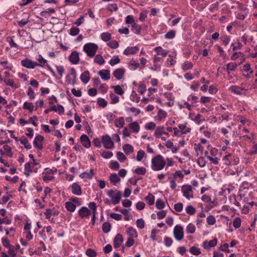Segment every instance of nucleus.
<instances>
[{
    "mask_svg": "<svg viewBox=\"0 0 257 257\" xmlns=\"http://www.w3.org/2000/svg\"><path fill=\"white\" fill-rule=\"evenodd\" d=\"M166 165V160L161 155H157L154 157L151 160V168L154 171H159L163 170Z\"/></svg>",
    "mask_w": 257,
    "mask_h": 257,
    "instance_id": "nucleus-1",
    "label": "nucleus"
},
{
    "mask_svg": "<svg viewBox=\"0 0 257 257\" xmlns=\"http://www.w3.org/2000/svg\"><path fill=\"white\" fill-rule=\"evenodd\" d=\"M223 164L226 165H235L239 163V159L237 156L230 153H226L222 159Z\"/></svg>",
    "mask_w": 257,
    "mask_h": 257,
    "instance_id": "nucleus-2",
    "label": "nucleus"
},
{
    "mask_svg": "<svg viewBox=\"0 0 257 257\" xmlns=\"http://www.w3.org/2000/svg\"><path fill=\"white\" fill-rule=\"evenodd\" d=\"M98 46L94 43H87L83 46V51L90 58H92L95 55Z\"/></svg>",
    "mask_w": 257,
    "mask_h": 257,
    "instance_id": "nucleus-3",
    "label": "nucleus"
},
{
    "mask_svg": "<svg viewBox=\"0 0 257 257\" xmlns=\"http://www.w3.org/2000/svg\"><path fill=\"white\" fill-rule=\"evenodd\" d=\"M107 195L110 197L111 203L114 204H118L121 198V194L119 191H114L112 190L107 192Z\"/></svg>",
    "mask_w": 257,
    "mask_h": 257,
    "instance_id": "nucleus-4",
    "label": "nucleus"
},
{
    "mask_svg": "<svg viewBox=\"0 0 257 257\" xmlns=\"http://www.w3.org/2000/svg\"><path fill=\"white\" fill-rule=\"evenodd\" d=\"M57 172V169L53 168H47L45 169L44 172L42 173V178L45 181H49L54 179V173Z\"/></svg>",
    "mask_w": 257,
    "mask_h": 257,
    "instance_id": "nucleus-5",
    "label": "nucleus"
},
{
    "mask_svg": "<svg viewBox=\"0 0 257 257\" xmlns=\"http://www.w3.org/2000/svg\"><path fill=\"white\" fill-rule=\"evenodd\" d=\"M183 196L188 200L194 198L192 187L190 185H184L181 188Z\"/></svg>",
    "mask_w": 257,
    "mask_h": 257,
    "instance_id": "nucleus-6",
    "label": "nucleus"
},
{
    "mask_svg": "<svg viewBox=\"0 0 257 257\" xmlns=\"http://www.w3.org/2000/svg\"><path fill=\"white\" fill-rule=\"evenodd\" d=\"M173 234L177 240H182L184 237L183 227L180 225H176L174 228Z\"/></svg>",
    "mask_w": 257,
    "mask_h": 257,
    "instance_id": "nucleus-7",
    "label": "nucleus"
},
{
    "mask_svg": "<svg viewBox=\"0 0 257 257\" xmlns=\"http://www.w3.org/2000/svg\"><path fill=\"white\" fill-rule=\"evenodd\" d=\"M101 143L103 147L107 149H111L114 147V143L111 137L106 135L102 137Z\"/></svg>",
    "mask_w": 257,
    "mask_h": 257,
    "instance_id": "nucleus-8",
    "label": "nucleus"
},
{
    "mask_svg": "<svg viewBox=\"0 0 257 257\" xmlns=\"http://www.w3.org/2000/svg\"><path fill=\"white\" fill-rule=\"evenodd\" d=\"M76 72L74 68L70 70L69 73L66 77V83L67 84L74 85L76 83Z\"/></svg>",
    "mask_w": 257,
    "mask_h": 257,
    "instance_id": "nucleus-9",
    "label": "nucleus"
},
{
    "mask_svg": "<svg viewBox=\"0 0 257 257\" xmlns=\"http://www.w3.org/2000/svg\"><path fill=\"white\" fill-rule=\"evenodd\" d=\"M21 64L23 67L29 69H34L37 66V63L28 58L22 60L21 61Z\"/></svg>",
    "mask_w": 257,
    "mask_h": 257,
    "instance_id": "nucleus-10",
    "label": "nucleus"
},
{
    "mask_svg": "<svg viewBox=\"0 0 257 257\" xmlns=\"http://www.w3.org/2000/svg\"><path fill=\"white\" fill-rule=\"evenodd\" d=\"M36 166H39V167H40V164L38 162H36L35 161L26 163L25 166V173L29 174V173L33 172V170H34Z\"/></svg>",
    "mask_w": 257,
    "mask_h": 257,
    "instance_id": "nucleus-11",
    "label": "nucleus"
},
{
    "mask_svg": "<svg viewBox=\"0 0 257 257\" xmlns=\"http://www.w3.org/2000/svg\"><path fill=\"white\" fill-rule=\"evenodd\" d=\"M164 134H165V128L163 126H159L156 128L154 135L156 138L161 139V140L165 141L167 138L163 137Z\"/></svg>",
    "mask_w": 257,
    "mask_h": 257,
    "instance_id": "nucleus-12",
    "label": "nucleus"
},
{
    "mask_svg": "<svg viewBox=\"0 0 257 257\" xmlns=\"http://www.w3.org/2000/svg\"><path fill=\"white\" fill-rule=\"evenodd\" d=\"M78 214L82 218H88L91 215V211L87 207H82L79 210Z\"/></svg>",
    "mask_w": 257,
    "mask_h": 257,
    "instance_id": "nucleus-13",
    "label": "nucleus"
},
{
    "mask_svg": "<svg viewBox=\"0 0 257 257\" xmlns=\"http://www.w3.org/2000/svg\"><path fill=\"white\" fill-rule=\"evenodd\" d=\"M217 244V239L216 238H214L212 240L210 241H207V240L204 241L203 242L202 246L206 250H209L211 247H213L215 246Z\"/></svg>",
    "mask_w": 257,
    "mask_h": 257,
    "instance_id": "nucleus-14",
    "label": "nucleus"
},
{
    "mask_svg": "<svg viewBox=\"0 0 257 257\" xmlns=\"http://www.w3.org/2000/svg\"><path fill=\"white\" fill-rule=\"evenodd\" d=\"M44 140V137L41 135L37 136L34 141L33 144L35 148L38 150H41L43 148L42 142Z\"/></svg>",
    "mask_w": 257,
    "mask_h": 257,
    "instance_id": "nucleus-15",
    "label": "nucleus"
},
{
    "mask_svg": "<svg viewBox=\"0 0 257 257\" xmlns=\"http://www.w3.org/2000/svg\"><path fill=\"white\" fill-rule=\"evenodd\" d=\"M124 73L125 69L123 68H119L113 71V75L116 79L120 80L123 78Z\"/></svg>",
    "mask_w": 257,
    "mask_h": 257,
    "instance_id": "nucleus-16",
    "label": "nucleus"
},
{
    "mask_svg": "<svg viewBox=\"0 0 257 257\" xmlns=\"http://www.w3.org/2000/svg\"><path fill=\"white\" fill-rule=\"evenodd\" d=\"M139 51V48L137 46L128 47L123 51V54L125 55H134Z\"/></svg>",
    "mask_w": 257,
    "mask_h": 257,
    "instance_id": "nucleus-17",
    "label": "nucleus"
},
{
    "mask_svg": "<svg viewBox=\"0 0 257 257\" xmlns=\"http://www.w3.org/2000/svg\"><path fill=\"white\" fill-rule=\"evenodd\" d=\"M129 128L135 134H138L140 131V125L137 121H133L128 124Z\"/></svg>",
    "mask_w": 257,
    "mask_h": 257,
    "instance_id": "nucleus-18",
    "label": "nucleus"
},
{
    "mask_svg": "<svg viewBox=\"0 0 257 257\" xmlns=\"http://www.w3.org/2000/svg\"><path fill=\"white\" fill-rule=\"evenodd\" d=\"M70 62L73 64H77L79 61V56L78 53L76 51H73L69 57Z\"/></svg>",
    "mask_w": 257,
    "mask_h": 257,
    "instance_id": "nucleus-19",
    "label": "nucleus"
},
{
    "mask_svg": "<svg viewBox=\"0 0 257 257\" xmlns=\"http://www.w3.org/2000/svg\"><path fill=\"white\" fill-rule=\"evenodd\" d=\"M94 175V170L90 169L89 172H84L80 174V177L83 179H91L93 178Z\"/></svg>",
    "mask_w": 257,
    "mask_h": 257,
    "instance_id": "nucleus-20",
    "label": "nucleus"
},
{
    "mask_svg": "<svg viewBox=\"0 0 257 257\" xmlns=\"http://www.w3.org/2000/svg\"><path fill=\"white\" fill-rule=\"evenodd\" d=\"M71 190L72 193L76 195H80L82 194L81 187L76 183L72 184Z\"/></svg>",
    "mask_w": 257,
    "mask_h": 257,
    "instance_id": "nucleus-21",
    "label": "nucleus"
},
{
    "mask_svg": "<svg viewBox=\"0 0 257 257\" xmlns=\"http://www.w3.org/2000/svg\"><path fill=\"white\" fill-rule=\"evenodd\" d=\"M89 207L92 210V224L94 225L95 223L96 219V205L95 202H90L88 204Z\"/></svg>",
    "mask_w": 257,
    "mask_h": 257,
    "instance_id": "nucleus-22",
    "label": "nucleus"
},
{
    "mask_svg": "<svg viewBox=\"0 0 257 257\" xmlns=\"http://www.w3.org/2000/svg\"><path fill=\"white\" fill-rule=\"evenodd\" d=\"M98 74L104 80H108L110 78V71L108 70L103 69L100 70L98 72Z\"/></svg>",
    "mask_w": 257,
    "mask_h": 257,
    "instance_id": "nucleus-23",
    "label": "nucleus"
},
{
    "mask_svg": "<svg viewBox=\"0 0 257 257\" xmlns=\"http://www.w3.org/2000/svg\"><path fill=\"white\" fill-rule=\"evenodd\" d=\"M80 141L84 147L88 148L90 147V141L86 135H83L81 136Z\"/></svg>",
    "mask_w": 257,
    "mask_h": 257,
    "instance_id": "nucleus-24",
    "label": "nucleus"
},
{
    "mask_svg": "<svg viewBox=\"0 0 257 257\" xmlns=\"http://www.w3.org/2000/svg\"><path fill=\"white\" fill-rule=\"evenodd\" d=\"M123 239L122 236L120 234H117L114 238L113 243L114 247L117 248L120 246L123 242Z\"/></svg>",
    "mask_w": 257,
    "mask_h": 257,
    "instance_id": "nucleus-25",
    "label": "nucleus"
},
{
    "mask_svg": "<svg viewBox=\"0 0 257 257\" xmlns=\"http://www.w3.org/2000/svg\"><path fill=\"white\" fill-rule=\"evenodd\" d=\"M59 211L53 208L46 209L44 214L46 215L47 219H49L52 216L57 215Z\"/></svg>",
    "mask_w": 257,
    "mask_h": 257,
    "instance_id": "nucleus-26",
    "label": "nucleus"
},
{
    "mask_svg": "<svg viewBox=\"0 0 257 257\" xmlns=\"http://www.w3.org/2000/svg\"><path fill=\"white\" fill-rule=\"evenodd\" d=\"M3 149L4 152H3L2 150L0 151V153H2V154H5L10 157H12L13 156V154L12 152V149L10 146L7 145H4Z\"/></svg>",
    "mask_w": 257,
    "mask_h": 257,
    "instance_id": "nucleus-27",
    "label": "nucleus"
},
{
    "mask_svg": "<svg viewBox=\"0 0 257 257\" xmlns=\"http://www.w3.org/2000/svg\"><path fill=\"white\" fill-rule=\"evenodd\" d=\"M178 127L183 134L189 133L191 131V128L187 125V123L180 124L178 125Z\"/></svg>",
    "mask_w": 257,
    "mask_h": 257,
    "instance_id": "nucleus-28",
    "label": "nucleus"
},
{
    "mask_svg": "<svg viewBox=\"0 0 257 257\" xmlns=\"http://www.w3.org/2000/svg\"><path fill=\"white\" fill-rule=\"evenodd\" d=\"M127 234L129 236L128 238H135L138 236V233L135 229L132 227H129L126 231Z\"/></svg>",
    "mask_w": 257,
    "mask_h": 257,
    "instance_id": "nucleus-29",
    "label": "nucleus"
},
{
    "mask_svg": "<svg viewBox=\"0 0 257 257\" xmlns=\"http://www.w3.org/2000/svg\"><path fill=\"white\" fill-rule=\"evenodd\" d=\"M229 90L234 94L240 95L242 93L243 88L236 85L231 86L229 87Z\"/></svg>",
    "mask_w": 257,
    "mask_h": 257,
    "instance_id": "nucleus-30",
    "label": "nucleus"
},
{
    "mask_svg": "<svg viewBox=\"0 0 257 257\" xmlns=\"http://www.w3.org/2000/svg\"><path fill=\"white\" fill-rule=\"evenodd\" d=\"M154 50L157 52L158 55H162L163 57H166L168 54L167 50H164L162 47L160 46L156 47Z\"/></svg>",
    "mask_w": 257,
    "mask_h": 257,
    "instance_id": "nucleus-31",
    "label": "nucleus"
},
{
    "mask_svg": "<svg viewBox=\"0 0 257 257\" xmlns=\"http://www.w3.org/2000/svg\"><path fill=\"white\" fill-rule=\"evenodd\" d=\"M237 67V64L236 63L230 62L226 64V70L228 74H229L231 71H235Z\"/></svg>",
    "mask_w": 257,
    "mask_h": 257,
    "instance_id": "nucleus-32",
    "label": "nucleus"
},
{
    "mask_svg": "<svg viewBox=\"0 0 257 257\" xmlns=\"http://www.w3.org/2000/svg\"><path fill=\"white\" fill-rule=\"evenodd\" d=\"M125 122L123 117H119L114 120L115 126L118 128H122L124 125Z\"/></svg>",
    "mask_w": 257,
    "mask_h": 257,
    "instance_id": "nucleus-33",
    "label": "nucleus"
},
{
    "mask_svg": "<svg viewBox=\"0 0 257 257\" xmlns=\"http://www.w3.org/2000/svg\"><path fill=\"white\" fill-rule=\"evenodd\" d=\"M94 62L100 65H103L105 63V60L102 55L100 54L96 55L94 58Z\"/></svg>",
    "mask_w": 257,
    "mask_h": 257,
    "instance_id": "nucleus-34",
    "label": "nucleus"
},
{
    "mask_svg": "<svg viewBox=\"0 0 257 257\" xmlns=\"http://www.w3.org/2000/svg\"><path fill=\"white\" fill-rule=\"evenodd\" d=\"M80 79L81 81L85 84L88 82L90 79L89 72L85 71L83 73H82L80 76Z\"/></svg>",
    "mask_w": 257,
    "mask_h": 257,
    "instance_id": "nucleus-35",
    "label": "nucleus"
},
{
    "mask_svg": "<svg viewBox=\"0 0 257 257\" xmlns=\"http://www.w3.org/2000/svg\"><path fill=\"white\" fill-rule=\"evenodd\" d=\"M9 250L8 251V254L11 257H15L17 254L18 252V248H16L15 246L11 245L9 248Z\"/></svg>",
    "mask_w": 257,
    "mask_h": 257,
    "instance_id": "nucleus-36",
    "label": "nucleus"
},
{
    "mask_svg": "<svg viewBox=\"0 0 257 257\" xmlns=\"http://www.w3.org/2000/svg\"><path fill=\"white\" fill-rule=\"evenodd\" d=\"M123 150L126 155L132 153L134 151L133 147L130 144H125L123 146Z\"/></svg>",
    "mask_w": 257,
    "mask_h": 257,
    "instance_id": "nucleus-37",
    "label": "nucleus"
},
{
    "mask_svg": "<svg viewBox=\"0 0 257 257\" xmlns=\"http://www.w3.org/2000/svg\"><path fill=\"white\" fill-rule=\"evenodd\" d=\"M190 252L194 255H199L201 253L200 249L197 247L193 246L189 248Z\"/></svg>",
    "mask_w": 257,
    "mask_h": 257,
    "instance_id": "nucleus-38",
    "label": "nucleus"
},
{
    "mask_svg": "<svg viewBox=\"0 0 257 257\" xmlns=\"http://www.w3.org/2000/svg\"><path fill=\"white\" fill-rule=\"evenodd\" d=\"M65 205L67 210L71 212H73L76 209V207L70 201L66 202Z\"/></svg>",
    "mask_w": 257,
    "mask_h": 257,
    "instance_id": "nucleus-39",
    "label": "nucleus"
},
{
    "mask_svg": "<svg viewBox=\"0 0 257 257\" xmlns=\"http://www.w3.org/2000/svg\"><path fill=\"white\" fill-rule=\"evenodd\" d=\"M109 179L111 183L115 185L117 183L120 182V179L116 174H111L109 176Z\"/></svg>",
    "mask_w": 257,
    "mask_h": 257,
    "instance_id": "nucleus-40",
    "label": "nucleus"
},
{
    "mask_svg": "<svg viewBox=\"0 0 257 257\" xmlns=\"http://www.w3.org/2000/svg\"><path fill=\"white\" fill-rule=\"evenodd\" d=\"M192 68L193 64L189 61H185L182 65V68L184 71L191 69Z\"/></svg>",
    "mask_w": 257,
    "mask_h": 257,
    "instance_id": "nucleus-41",
    "label": "nucleus"
},
{
    "mask_svg": "<svg viewBox=\"0 0 257 257\" xmlns=\"http://www.w3.org/2000/svg\"><path fill=\"white\" fill-rule=\"evenodd\" d=\"M37 61L38 62L37 63V66L44 67L45 64L47 63V61L42 56L40 55L38 58H36Z\"/></svg>",
    "mask_w": 257,
    "mask_h": 257,
    "instance_id": "nucleus-42",
    "label": "nucleus"
},
{
    "mask_svg": "<svg viewBox=\"0 0 257 257\" xmlns=\"http://www.w3.org/2000/svg\"><path fill=\"white\" fill-rule=\"evenodd\" d=\"M141 29V26L138 25L136 23L132 25V31L136 34H139Z\"/></svg>",
    "mask_w": 257,
    "mask_h": 257,
    "instance_id": "nucleus-43",
    "label": "nucleus"
},
{
    "mask_svg": "<svg viewBox=\"0 0 257 257\" xmlns=\"http://www.w3.org/2000/svg\"><path fill=\"white\" fill-rule=\"evenodd\" d=\"M111 87L114 89L115 93L122 95L124 93V91L122 89L121 87L119 85L111 86Z\"/></svg>",
    "mask_w": 257,
    "mask_h": 257,
    "instance_id": "nucleus-44",
    "label": "nucleus"
},
{
    "mask_svg": "<svg viewBox=\"0 0 257 257\" xmlns=\"http://www.w3.org/2000/svg\"><path fill=\"white\" fill-rule=\"evenodd\" d=\"M23 108L25 109L28 110L30 112H32L34 110V105L31 102H25L24 103Z\"/></svg>",
    "mask_w": 257,
    "mask_h": 257,
    "instance_id": "nucleus-45",
    "label": "nucleus"
},
{
    "mask_svg": "<svg viewBox=\"0 0 257 257\" xmlns=\"http://www.w3.org/2000/svg\"><path fill=\"white\" fill-rule=\"evenodd\" d=\"M20 141L22 144L25 146L27 149H30L31 148V146L29 144V142L26 138L24 137H22Z\"/></svg>",
    "mask_w": 257,
    "mask_h": 257,
    "instance_id": "nucleus-46",
    "label": "nucleus"
},
{
    "mask_svg": "<svg viewBox=\"0 0 257 257\" xmlns=\"http://www.w3.org/2000/svg\"><path fill=\"white\" fill-rule=\"evenodd\" d=\"M126 111L127 112H131L134 114L135 115L137 116L141 112L140 109L136 108L135 107H127L126 108Z\"/></svg>",
    "mask_w": 257,
    "mask_h": 257,
    "instance_id": "nucleus-47",
    "label": "nucleus"
},
{
    "mask_svg": "<svg viewBox=\"0 0 257 257\" xmlns=\"http://www.w3.org/2000/svg\"><path fill=\"white\" fill-rule=\"evenodd\" d=\"M145 199L149 205L154 204L155 202V197L151 193H149Z\"/></svg>",
    "mask_w": 257,
    "mask_h": 257,
    "instance_id": "nucleus-48",
    "label": "nucleus"
},
{
    "mask_svg": "<svg viewBox=\"0 0 257 257\" xmlns=\"http://www.w3.org/2000/svg\"><path fill=\"white\" fill-rule=\"evenodd\" d=\"M70 201L75 205L76 207L81 205L82 202L80 199L77 197H72L70 199Z\"/></svg>",
    "mask_w": 257,
    "mask_h": 257,
    "instance_id": "nucleus-49",
    "label": "nucleus"
},
{
    "mask_svg": "<svg viewBox=\"0 0 257 257\" xmlns=\"http://www.w3.org/2000/svg\"><path fill=\"white\" fill-rule=\"evenodd\" d=\"M134 173L138 175H144L146 173V169L144 167H139L136 168L134 171Z\"/></svg>",
    "mask_w": 257,
    "mask_h": 257,
    "instance_id": "nucleus-50",
    "label": "nucleus"
},
{
    "mask_svg": "<svg viewBox=\"0 0 257 257\" xmlns=\"http://www.w3.org/2000/svg\"><path fill=\"white\" fill-rule=\"evenodd\" d=\"M111 34H110L108 32L102 33L101 34V39L105 42L108 41L109 40H110L111 39Z\"/></svg>",
    "mask_w": 257,
    "mask_h": 257,
    "instance_id": "nucleus-51",
    "label": "nucleus"
},
{
    "mask_svg": "<svg viewBox=\"0 0 257 257\" xmlns=\"http://www.w3.org/2000/svg\"><path fill=\"white\" fill-rule=\"evenodd\" d=\"M195 231V227L194 224L189 223L186 227V232L188 234L194 233Z\"/></svg>",
    "mask_w": 257,
    "mask_h": 257,
    "instance_id": "nucleus-52",
    "label": "nucleus"
},
{
    "mask_svg": "<svg viewBox=\"0 0 257 257\" xmlns=\"http://www.w3.org/2000/svg\"><path fill=\"white\" fill-rule=\"evenodd\" d=\"M53 108H54V110L53 111L58 112L59 114H62L64 112V107L61 105H57L53 106Z\"/></svg>",
    "mask_w": 257,
    "mask_h": 257,
    "instance_id": "nucleus-53",
    "label": "nucleus"
},
{
    "mask_svg": "<svg viewBox=\"0 0 257 257\" xmlns=\"http://www.w3.org/2000/svg\"><path fill=\"white\" fill-rule=\"evenodd\" d=\"M167 116V113L165 111L160 109L159 110L157 115V118L159 120H161L162 119L165 118Z\"/></svg>",
    "mask_w": 257,
    "mask_h": 257,
    "instance_id": "nucleus-54",
    "label": "nucleus"
},
{
    "mask_svg": "<svg viewBox=\"0 0 257 257\" xmlns=\"http://www.w3.org/2000/svg\"><path fill=\"white\" fill-rule=\"evenodd\" d=\"M110 224L108 222H104L102 226V231L104 233H108L110 229Z\"/></svg>",
    "mask_w": 257,
    "mask_h": 257,
    "instance_id": "nucleus-55",
    "label": "nucleus"
},
{
    "mask_svg": "<svg viewBox=\"0 0 257 257\" xmlns=\"http://www.w3.org/2000/svg\"><path fill=\"white\" fill-rule=\"evenodd\" d=\"M196 209L192 205H188L186 208V212L190 215H193L196 212Z\"/></svg>",
    "mask_w": 257,
    "mask_h": 257,
    "instance_id": "nucleus-56",
    "label": "nucleus"
},
{
    "mask_svg": "<svg viewBox=\"0 0 257 257\" xmlns=\"http://www.w3.org/2000/svg\"><path fill=\"white\" fill-rule=\"evenodd\" d=\"M120 62V59L118 56H114L109 61V64L111 66L118 64Z\"/></svg>",
    "mask_w": 257,
    "mask_h": 257,
    "instance_id": "nucleus-57",
    "label": "nucleus"
},
{
    "mask_svg": "<svg viewBox=\"0 0 257 257\" xmlns=\"http://www.w3.org/2000/svg\"><path fill=\"white\" fill-rule=\"evenodd\" d=\"M97 104L101 107H105L107 105V102L103 98H99L97 99Z\"/></svg>",
    "mask_w": 257,
    "mask_h": 257,
    "instance_id": "nucleus-58",
    "label": "nucleus"
},
{
    "mask_svg": "<svg viewBox=\"0 0 257 257\" xmlns=\"http://www.w3.org/2000/svg\"><path fill=\"white\" fill-rule=\"evenodd\" d=\"M139 66V63L137 61L132 60L130 62V69L135 70Z\"/></svg>",
    "mask_w": 257,
    "mask_h": 257,
    "instance_id": "nucleus-59",
    "label": "nucleus"
},
{
    "mask_svg": "<svg viewBox=\"0 0 257 257\" xmlns=\"http://www.w3.org/2000/svg\"><path fill=\"white\" fill-rule=\"evenodd\" d=\"M156 206L157 209H162L164 208L165 204L161 199H158L156 201Z\"/></svg>",
    "mask_w": 257,
    "mask_h": 257,
    "instance_id": "nucleus-60",
    "label": "nucleus"
},
{
    "mask_svg": "<svg viewBox=\"0 0 257 257\" xmlns=\"http://www.w3.org/2000/svg\"><path fill=\"white\" fill-rule=\"evenodd\" d=\"M241 225V219L239 217H235L233 221V226L235 228H238Z\"/></svg>",
    "mask_w": 257,
    "mask_h": 257,
    "instance_id": "nucleus-61",
    "label": "nucleus"
},
{
    "mask_svg": "<svg viewBox=\"0 0 257 257\" xmlns=\"http://www.w3.org/2000/svg\"><path fill=\"white\" fill-rule=\"evenodd\" d=\"M138 92L143 94L146 91V85L143 83H140L138 86Z\"/></svg>",
    "mask_w": 257,
    "mask_h": 257,
    "instance_id": "nucleus-62",
    "label": "nucleus"
},
{
    "mask_svg": "<svg viewBox=\"0 0 257 257\" xmlns=\"http://www.w3.org/2000/svg\"><path fill=\"white\" fill-rule=\"evenodd\" d=\"M110 97L111 98V103L115 104L118 102L119 98L117 96L115 95L113 93L110 94Z\"/></svg>",
    "mask_w": 257,
    "mask_h": 257,
    "instance_id": "nucleus-63",
    "label": "nucleus"
},
{
    "mask_svg": "<svg viewBox=\"0 0 257 257\" xmlns=\"http://www.w3.org/2000/svg\"><path fill=\"white\" fill-rule=\"evenodd\" d=\"M113 155L111 152L109 151H103L101 153V156L105 159H109Z\"/></svg>",
    "mask_w": 257,
    "mask_h": 257,
    "instance_id": "nucleus-64",
    "label": "nucleus"
}]
</instances>
